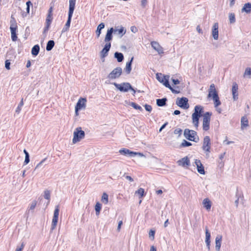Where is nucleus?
Segmentation results:
<instances>
[{"label": "nucleus", "instance_id": "obj_1", "mask_svg": "<svg viewBox=\"0 0 251 251\" xmlns=\"http://www.w3.org/2000/svg\"><path fill=\"white\" fill-rule=\"evenodd\" d=\"M75 1L76 0H69V9L68 12V20L65 25L64 27L63 28L62 30V32L67 31V30H68L69 28L73 14L75 8Z\"/></svg>", "mask_w": 251, "mask_h": 251}, {"label": "nucleus", "instance_id": "obj_2", "mask_svg": "<svg viewBox=\"0 0 251 251\" xmlns=\"http://www.w3.org/2000/svg\"><path fill=\"white\" fill-rule=\"evenodd\" d=\"M203 112V108L202 106L198 105L195 106L194 108V112L192 114V118L193 123L196 127L199 126V118L202 116Z\"/></svg>", "mask_w": 251, "mask_h": 251}, {"label": "nucleus", "instance_id": "obj_3", "mask_svg": "<svg viewBox=\"0 0 251 251\" xmlns=\"http://www.w3.org/2000/svg\"><path fill=\"white\" fill-rule=\"evenodd\" d=\"M112 84L121 92H126L129 90H131L133 92V94L136 92L135 90L132 87L129 83L124 82L121 84H118L116 82H114Z\"/></svg>", "mask_w": 251, "mask_h": 251}, {"label": "nucleus", "instance_id": "obj_4", "mask_svg": "<svg viewBox=\"0 0 251 251\" xmlns=\"http://www.w3.org/2000/svg\"><path fill=\"white\" fill-rule=\"evenodd\" d=\"M184 136L188 140L195 142H198L199 140L197 132L193 130L185 129L184 131Z\"/></svg>", "mask_w": 251, "mask_h": 251}, {"label": "nucleus", "instance_id": "obj_5", "mask_svg": "<svg viewBox=\"0 0 251 251\" xmlns=\"http://www.w3.org/2000/svg\"><path fill=\"white\" fill-rule=\"evenodd\" d=\"M85 132L80 127H77L74 132L73 143L75 144L84 138Z\"/></svg>", "mask_w": 251, "mask_h": 251}, {"label": "nucleus", "instance_id": "obj_6", "mask_svg": "<svg viewBox=\"0 0 251 251\" xmlns=\"http://www.w3.org/2000/svg\"><path fill=\"white\" fill-rule=\"evenodd\" d=\"M122 74V69L117 67L113 69L107 75V78L110 80L116 79L120 77Z\"/></svg>", "mask_w": 251, "mask_h": 251}, {"label": "nucleus", "instance_id": "obj_7", "mask_svg": "<svg viewBox=\"0 0 251 251\" xmlns=\"http://www.w3.org/2000/svg\"><path fill=\"white\" fill-rule=\"evenodd\" d=\"M211 114V113L207 112L203 115L202 128L204 131H207L209 129L210 117Z\"/></svg>", "mask_w": 251, "mask_h": 251}, {"label": "nucleus", "instance_id": "obj_8", "mask_svg": "<svg viewBox=\"0 0 251 251\" xmlns=\"http://www.w3.org/2000/svg\"><path fill=\"white\" fill-rule=\"evenodd\" d=\"M119 153H120L122 155L130 157H134L136 155H138L140 157L144 156L143 154L142 153L134 152L126 148H123L120 150Z\"/></svg>", "mask_w": 251, "mask_h": 251}, {"label": "nucleus", "instance_id": "obj_9", "mask_svg": "<svg viewBox=\"0 0 251 251\" xmlns=\"http://www.w3.org/2000/svg\"><path fill=\"white\" fill-rule=\"evenodd\" d=\"M210 139L208 136L204 137L203 141L202 150L206 152V155L209 156L210 152Z\"/></svg>", "mask_w": 251, "mask_h": 251}, {"label": "nucleus", "instance_id": "obj_10", "mask_svg": "<svg viewBox=\"0 0 251 251\" xmlns=\"http://www.w3.org/2000/svg\"><path fill=\"white\" fill-rule=\"evenodd\" d=\"M188 100L185 97L177 98L176 101V104L181 108L187 109L189 107L188 104Z\"/></svg>", "mask_w": 251, "mask_h": 251}, {"label": "nucleus", "instance_id": "obj_11", "mask_svg": "<svg viewBox=\"0 0 251 251\" xmlns=\"http://www.w3.org/2000/svg\"><path fill=\"white\" fill-rule=\"evenodd\" d=\"M217 96H218V94L216 89L215 86L214 84H211L208 90V97L214 98Z\"/></svg>", "mask_w": 251, "mask_h": 251}, {"label": "nucleus", "instance_id": "obj_12", "mask_svg": "<svg viewBox=\"0 0 251 251\" xmlns=\"http://www.w3.org/2000/svg\"><path fill=\"white\" fill-rule=\"evenodd\" d=\"M111 48V43L110 42L106 43L103 49L101 50L100 52V57L101 58H104L108 55V52Z\"/></svg>", "mask_w": 251, "mask_h": 251}, {"label": "nucleus", "instance_id": "obj_13", "mask_svg": "<svg viewBox=\"0 0 251 251\" xmlns=\"http://www.w3.org/2000/svg\"><path fill=\"white\" fill-rule=\"evenodd\" d=\"M156 79L159 81L160 82L163 84V85L167 87V85L166 84V83H169V75H163V76H159V74H156Z\"/></svg>", "mask_w": 251, "mask_h": 251}, {"label": "nucleus", "instance_id": "obj_14", "mask_svg": "<svg viewBox=\"0 0 251 251\" xmlns=\"http://www.w3.org/2000/svg\"><path fill=\"white\" fill-rule=\"evenodd\" d=\"M219 25L218 23H215L212 29V35L214 40H218L219 38L218 31Z\"/></svg>", "mask_w": 251, "mask_h": 251}, {"label": "nucleus", "instance_id": "obj_15", "mask_svg": "<svg viewBox=\"0 0 251 251\" xmlns=\"http://www.w3.org/2000/svg\"><path fill=\"white\" fill-rule=\"evenodd\" d=\"M238 86L236 82H234L232 87V95L233 99L234 101L238 99Z\"/></svg>", "mask_w": 251, "mask_h": 251}, {"label": "nucleus", "instance_id": "obj_16", "mask_svg": "<svg viewBox=\"0 0 251 251\" xmlns=\"http://www.w3.org/2000/svg\"><path fill=\"white\" fill-rule=\"evenodd\" d=\"M177 163L178 165L181 166L183 167L188 166L190 165V160L187 156H185L178 160Z\"/></svg>", "mask_w": 251, "mask_h": 251}, {"label": "nucleus", "instance_id": "obj_17", "mask_svg": "<svg viewBox=\"0 0 251 251\" xmlns=\"http://www.w3.org/2000/svg\"><path fill=\"white\" fill-rule=\"evenodd\" d=\"M195 163L197 166L198 172L201 174H205L204 167L201 164V161L199 159H196L195 161Z\"/></svg>", "mask_w": 251, "mask_h": 251}, {"label": "nucleus", "instance_id": "obj_18", "mask_svg": "<svg viewBox=\"0 0 251 251\" xmlns=\"http://www.w3.org/2000/svg\"><path fill=\"white\" fill-rule=\"evenodd\" d=\"M114 32V28L113 27L110 28L108 29L107 33L106 34L104 41L105 42L109 43L112 39V34Z\"/></svg>", "mask_w": 251, "mask_h": 251}, {"label": "nucleus", "instance_id": "obj_19", "mask_svg": "<svg viewBox=\"0 0 251 251\" xmlns=\"http://www.w3.org/2000/svg\"><path fill=\"white\" fill-rule=\"evenodd\" d=\"M86 102V99L85 98H80L77 101L76 105L75 107L76 108V109H81L85 107Z\"/></svg>", "mask_w": 251, "mask_h": 251}, {"label": "nucleus", "instance_id": "obj_20", "mask_svg": "<svg viewBox=\"0 0 251 251\" xmlns=\"http://www.w3.org/2000/svg\"><path fill=\"white\" fill-rule=\"evenodd\" d=\"M151 45L152 48L156 50L159 54L163 53V48L157 42L155 41L151 42Z\"/></svg>", "mask_w": 251, "mask_h": 251}, {"label": "nucleus", "instance_id": "obj_21", "mask_svg": "<svg viewBox=\"0 0 251 251\" xmlns=\"http://www.w3.org/2000/svg\"><path fill=\"white\" fill-rule=\"evenodd\" d=\"M222 240V236L218 235L215 238V249L217 251H219L221 246V242Z\"/></svg>", "mask_w": 251, "mask_h": 251}, {"label": "nucleus", "instance_id": "obj_22", "mask_svg": "<svg viewBox=\"0 0 251 251\" xmlns=\"http://www.w3.org/2000/svg\"><path fill=\"white\" fill-rule=\"evenodd\" d=\"M36 204L37 201H32L31 203L30 204L29 207H28L26 211V214L27 215V218L28 217V215L30 214V212L31 213H33V210L35 208Z\"/></svg>", "mask_w": 251, "mask_h": 251}, {"label": "nucleus", "instance_id": "obj_23", "mask_svg": "<svg viewBox=\"0 0 251 251\" xmlns=\"http://www.w3.org/2000/svg\"><path fill=\"white\" fill-rule=\"evenodd\" d=\"M126 32V30L125 29L124 27L121 26L120 29H117V27H116L114 29V33H117L118 34L120 35V38L122 37L125 34Z\"/></svg>", "mask_w": 251, "mask_h": 251}, {"label": "nucleus", "instance_id": "obj_24", "mask_svg": "<svg viewBox=\"0 0 251 251\" xmlns=\"http://www.w3.org/2000/svg\"><path fill=\"white\" fill-rule=\"evenodd\" d=\"M249 122L247 118L245 116L242 117L241 120V128L242 129H244L245 128L248 126Z\"/></svg>", "mask_w": 251, "mask_h": 251}, {"label": "nucleus", "instance_id": "obj_25", "mask_svg": "<svg viewBox=\"0 0 251 251\" xmlns=\"http://www.w3.org/2000/svg\"><path fill=\"white\" fill-rule=\"evenodd\" d=\"M242 12H245L247 13H250L251 12V3H245L241 10Z\"/></svg>", "mask_w": 251, "mask_h": 251}, {"label": "nucleus", "instance_id": "obj_26", "mask_svg": "<svg viewBox=\"0 0 251 251\" xmlns=\"http://www.w3.org/2000/svg\"><path fill=\"white\" fill-rule=\"evenodd\" d=\"M204 207L207 210H209L211 207V202L208 199H204L202 202Z\"/></svg>", "mask_w": 251, "mask_h": 251}, {"label": "nucleus", "instance_id": "obj_27", "mask_svg": "<svg viewBox=\"0 0 251 251\" xmlns=\"http://www.w3.org/2000/svg\"><path fill=\"white\" fill-rule=\"evenodd\" d=\"M133 57H132L131 58L130 60L129 61L127 62L126 64L125 71L127 74H129L131 71V65H132V62L133 61Z\"/></svg>", "mask_w": 251, "mask_h": 251}, {"label": "nucleus", "instance_id": "obj_28", "mask_svg": "<svg viewBox=\"0 0 251 251\" xmlns=\"http://www.w3.org/2000/svg\"><path fill=\"white\" fill-rule=\"evenodd\" d=\"M167 100V98H164L156 100V104L158 106H164L166 104V101Z\"/></svg>", "mask_w": 251, "mask_h": 251}, {"label": "nucleus", "instance_id": "obj_29", "mask_svg": "<svg viewBox=\"0 0 251 251\" xmlns=\"http://www.w3.org/2000/svg\"><path fill=\"white\" fill-rule=\"evenodd\" d=\"M167 85V88H168L172 93L174 94H178L180 93V89L178 86L176 87L175 88H173L170 84V83H166Z\"/></svg>", "mask_w": 251, "mask_h": 251}, {"label": "nucleus", "instance_id": "obj_30", "mask_svg": "<svg viewBox=\"0 0 251 251\" xmlns=\"http://www.w3.org/2000/svg\"><path fill=\"white\" fill-rule=\"evenodd\" d=\"M105 26V25L103 23H100L97 27V30H96V34L97 38H99L100 36V34H101V30L104 28Z\"/></svg>", "mask_w": 251, "mask_h": 251}, {"label": "nucleus", "instance_id": "obj_31", "mask_svg": "<svg viewBox=\"0 0 251 251\" xmlns=\"http://www.w3.org/2000/svg\"><path fill=\"white\" fill-rule=\"evenodd\" d=\"M51 8H50L49 10V13L48 14L46 20V25H47L48 26H50L52 18L51 17Z\"/></svg>", "mask_w": 251, "mask_h": 251}, {"label": "nucleus", "instance_id": "obj_32", "mask_svg": "<svg viewBox=\"0 0 251 251\" xmlns=\"http://www.w3.org/2000/svg\"><path fill=\"white\" fill-rule=\"evenodd\" d=\"M114 57L117 59L118 62H122L124 58L123 53L119 52H116L114 53Z\"/></svg>", "mask_w": 251, "mask_h": 251}, {"label": "nucleus", "instance_id": "obj_33", "mask_svg": "<svg viewBox=\"0 0 251 251\" xmlns=\"http://www.w3.org/2000/svg\"><path fill=\"white\" fill-rule=\"evenodd\" d=\"M40 47L38 45H36L33 47L31 50V53L34 56H36L39 53Z\"/></svg>", "mask_w": 251, "mask_h": 251}, {"label": "nucleus", "instance_id": "obj_34", "mask_svg": "<svg viewBox=\"0 0 251 251\" xmlns=\"http://www.w3.org/2000/svg\"><path fill=\"white\" fill-rule=\"evenodd\" d=\"M54 44L55 43L53 40H49L47 44L46 50L47 51L51 50L54 46Z\"/></svg>", "mask_w": 251, "mask_h": 251}, {"label": "nucleus", "instance_id": "obj_35", "mask_svg": "<svg viewBox=\"0 0 251 251\" xmlns=\"http://www.w3.org/2000/svg\"><path fill=\"white\" fill-rule=\"evenodd\" d=\"M101 201L105 204L108 202V196L106 193L102 194Z\"/></svg>", "mask_w": 251, "mask_h": 251}, {"label": "nucleus", "instance_id": "obj_36", "mask_svg": "<svg viewBox=\"0 0 251 251\" xmlns=\"http://www.w3.org/2000/svg\"><path fill=\"white\" fill-rule=\"evenodd\" d=\"M228 18L229 23L230 24H234L236 22L235 16L234 13H229Z\"/></svg>", "mask_w": 251, "mask_h": 251}, {"label": "nucleus", "instance_id": "obj_37", "mask_svg": "<svg viewBox=\"0 0 251 251\" xmlns=\"http://www.w3.org/2000/svg\"><path fill=\"white\" fill-rule=\"evenodd\" d=\"M215 107L217 108L218 106L221 104V102L220 100L219 96L215 98H212Z\"/></svg>", "mask_w": 251, "mask_h": 251}, {"label": "nucleus", "instance_id": "obj_38", "mask_svg": "<svg viewBox=\"0 0 251 251\" xmlns=\"http://www.w3.org/2000/svg\"><path fill=\"white\" fill-rule=\"evenodd\" d=\"M215 107L217 108L218 106L221 104V102L220 100L219 96L215 98H212Z\"/></svg>", "mask_w": 251, "mask_h": 251}, {"label": "nucleus", "instance_id": "obj_39", "mask_svg": "<svg viewBox=\"0 0 251 251\" xmlns=\"http://www.w3.org/2000/svg\"><path fill=\"white\" fill-rule=\"evenodd\" d=\"M243 76L244 77L248 76L249 78L251 77V68L250 67H247L246 68Z\"/></svg>", "mask_w": 251, "mask_h": 251}, {"label": "nucleus", "instance_id": "obj_40", "mask_svg": "<svg viewBox=\"0 0 251 251\" xmlns=\"http://www.w3.org/2000/svg\"><path fill=\"white\" fill-rule=\"evenodd\" d=\"M58 219H56L55 218H52L51 226V228H50L51 231H52L53 229H54L55 228L57 224V222H58Z\"/></svg>", "mask_w": 251, "mask_h": 251}, {"label": "nucleus", "instance_id": "obj_41", "mask_svg": "<svg viewBox=\"0 0 251 251\" xmlns=\"http://www.w3.org/2000/svg\"><path fill=\"white\" fill-rule=\"evenodd\" d=\"M10 23V27L17 28L16 21L15 19V18L13 17V16H11Z\"/></svg>", "mask_w": 251, "mask_h": 251}, {"label": "nucleus", "instance_id": "obj_42", "mask_svg": "<svg viewBox=\"0 0 251 251\" xmlns=\"http://www.w3.org/2000/svg\"><path fill=\"white\" fill-rule=\"evenodd\" d=\"M101 210V204L98 202L96 203L95 205V211L97 215L100 214V211Z\"/></svg>", "mask_w": 251, "mask_h": 251}, {"label": "nucleus", "instance_id": "obj_43", "mask_svg": "<svg viewBox=\"0 0 251 251\" xmlns=\"http://www.w3.org/2000/svg\"><path fill=\"white\" fill-rule=\"evenodd\" d=\"M59 212V207L58 205H57V206H56L54 211L53 218L58 219Z\"/></svg>", "mask_w": 251, "mask_h": 251}, {"label": "nucleus", "instance_id": "obj_44", "mask_svg": "<svg viewBox=\"0 0 251 251\" xmlns=\"http://www.w3.org/2000/svg\"><path fill=\"white\" fill-rule=\"evenodd\" d=\"M24 105V101H23V99H22L20 102V103L19 104L18 107H17L16 109V112L18 114H19L21 109H22V107H23Z\"/></svg>", "mask_w": 251, "mask_h": 251}, {"label": "nucleus", "instance_id": "obj_45", "mask_svg": "<svg viewBox=\"0 0 251 251\" xmlns=\"http://www.w3.org/2000/svg\"><path fill=\"white\" fill-rule=\"evenodd\" d=\"M211 234L207 227L205 228V241H210Z\"/></svg>", "mask_w": 251, "mask_h": 251}, {"label": "nucleus", "instance_id": "obj_46", "mask_svg": "<svg viewBox=\"0 0 251 251\" xmlns=\"http://www.w3.org/2000/svg\"><path fill=\"white\" fill-rule=\"evenodd\" d=\"M44 196L45 199L49 200V201L48 202V204L50 202V191L48 190H45L44 191Z\"/></svg>", "mask_w": 251, "mask_h": 251}, {"label": "nucleus", "instance_id": "obj_47", "mask_svg": "<svg viewBox=\"0 0 251 251\" xmlns=\"http://www.w3.org/2000/svg\"><path fill=\"white\" fill-rule=\"evenodd\" d=\"M130 105H131L132 107H133L134 109L139 110L140 111H142L143 110L142 108L137 104H136L135 102H131L130 103Z\"/></svg>", "mask_w": 251, "mask_h": 251}, {"label": "nucleus", "instance_id": "obj_48", "mask_svg": "<svg viewBox=\"0 0 251 251\" xmlns=\"http://www.w3.org/2000/svg\"><path fill=\"white\" fill-rule=\"evenodd\" d=\"M192 145L191 143L188 142L185 140H183V142L181 144L180 146L182 147H189Z\"/></svg>", "mask_w": 251, "mask_h": 251}, {"label": "nucleus", "instance_id": "obj_49", "mask_svg": "<svg viewBox=\"0 0 251 251\" xmlns=\"http://www.w3.org/2000/svg\"><path fill=\"white\" fill-rule=\"evenodd\" d=\"M135 194H138L139 195H140V198H141L144 196V189L140 188L135 192Z\"/></svg>", "mask_w": 251, "mask_h": 251}, {"label": "nucleus", "instance_id": "obj_50", "mask_svg": "<svg viewBox=\"0 0 251 251\" xmlns=\"http://www.w3.org/2000/svg\"><path fill=\"white\" fill-rule=\"evenodd\" d=\"M26 12L29 13L30 7V6H32V3L30 1L28 0L26 2Z\"/></svg>", "mask_w": 251, "mask_h": 251}, {"label": "nucleus", "instance_id": "obj_51", "mask_svg": "<svg viewBox=\"0 0 251 251\" xmlns=\"http://www.w3.org/2000/svg\"><path fill=\"white\" fill-rule=\"evenodd\" d=\"M155 231L153 229H151L149 232V237L151 240H153L154 239V235H155Z\"/></svg>", "mask_w": 251, "mask_h": 251}, {"label": "nucleus", "instance_id": "obj_52", "mask_svg": "<svg viewBox=\"0 0 251 251\" xmlns=\"http://www.w3.org/2000/svg\"><path fill=\"white\" fill-rule=\"evenodd\" d=\"M182 130L180 128H176L174 130V133L175 134H178L179 136H180L182 134Z\"/></svg>", "mask_w": 251, "mask_h": 251}, {"label": "nucleus", "instance_id": "obj_53", "mask_svg": "<svg viewBox=\"0 0 251 251\" xmlns=\"http://www.w3.org/2000/svg\"><path fill=\"white\" fill-rule=\"evenodd\" d=\"M10 65V62L9 60H6L5 62V67L6 69L9 70Z\"/></svg>", "mask_w": 251, "mask_h": 251}, {"label": "nucleus", "instance_id": "obj_54", "mask_svg": "<svg viewBox=\"0 0 251 251\" xmlns=\"http://www.w3.org/2000/svg\"><path fill=\"white\" fill-rule=\"evenodd\" d=\"M47 158H44L43 159L41 162H40L35 167V170L37 169L39 167H40L41 165L45 162V161L46 160Z\"/></svg>", "mask_w": 251, "mask_h": 251}, {"label": "nucleus", "instance_id": "obj_55", "mask_svg": "<svg viewBox=\"0 0 251 251\" xmlns=\"http://www.w3.org/2000/svg\"><path fill=\"white\" fill-rule=\"evenodd\" d=\"M11 34V39L13 41H16L17 40V36L16 33H12Z\"/></svg>", "mask_w": 251, "mask_h": 251}, {"label": "nucleus", "instance_id": "obj_56", "mask_svg": "<svg viewBox=\"0 0 251 251\" xmlns=\"http://www.w3.org/2000/svg\"><path fill=\"white\" fill-rule=\"evenodd\" d=\"M24 247H25V244L24 243H22L21 247H17L15 251H22L24 249Z\"/></svg>", "mask_w": 251, "mask_h": 251}, {"label": "nucleus", "instance_id": "obj_57", "mask_svg": "<svg viewBox=\"0 0 251 251\" xmlns=\"http://www.w3.org/2000/svg\"><path fill=\"white\" fill-rule=\"evenodd\" d=\"M171 80L174 85H177V84H179V83H180V81L178 79H175L174 77H172Z\"/></svg>", "mask_w": 251, "mask_h": 251}, {"label": "nucleus", "instance_id": "obj_58", "mask_svg": "<svg viewBox=\"0 0 251 251\" xmlns=\"http://www.w3.org/2000/svg\"><path fill=\"white\" fill-rule=\"evenodd\" d=\"M145 109L147 111H149V112H151V111L152 110L151 106V105H148V104H145Z\"/></svg>", "mask_w": 251, "mask_h": 251}, {"label": "nucleus", "instance_id": "obj_59", "mask_svg": "<svg viewBox=\"0 0 251 251\" xmlns=\"http://www.w3.org/2000/svg\"><path fill=\"white\" fill-rule=\"evenodd\" d=\"M148 3L147 0H141V6L144 8L146 6Z\"/></svg>", "mask_w": 251, "mask_h": 251}, {"label": "nucleus", "instance_id": "obj_60", "mask_svg": "<svg viewBox=\"0 0 251 251\" xmlns=\"http://www.w3.org/2000/svg\"><path fill=\"white\" fill-rule=\"evenodd\" d=\"M29 161H30L29 155H26V156H25V161H24V165H26V164H28L29 163Z\"/></svg>", "mask_w": 251, "mask_h": 251}, {"label": "nucleus", "instance_id": "obj_61", "mask_svg": "<svg viewBox=\"0 0 251 251\" xmlns=\"http://www.w3.org/2000/svg\"><path fill=\"white\" fill-rule=\"evenodd\" d=\"M28 14H29V13H27V12H25L24 11H22L21 12L22 16L24 18L26 17Z\"/></svg>", "mask_w": 251, "mask_h": 251}, {"label": "nucleus", "instance_id": "obj_62", "mask_svg": "<svg viewBox=\"0 0 251 251\" xmlns=\"http://www.w3.org/2000/svg\"><path fill=\"white\" fill-rule=\"evenodd\" d=\"M123 224V222L122 221H120L118 223V227H117V230L118 231H120V229H121V226Z\"/></svg>", "mask_w": 251, "mask_h": 251}, {"label": "nucleus", "instance_id": "obj_63", "mask_svg": "<svg viewBox=\"0 0 251 251\" xmlns=\"http://www.w3.org/2000/svg\"><path fill=\"white\" fill-rule=\"evenodd\" d=\"M168 125V122H166L165 124H164L161 126V127L159 129V132H161L165 127L166 126Z\"/></svg>", "mask_w": 251, "mask_h": 251}, {"label": "nucleus", "instance_id": "obj_64", "mask_svg": "<svg viewBox=\"0 0 251 251\" xmlns=\"http://www.w3.org/2000/svg\"><path fill=\"white\" fill-rule=\"evenodd\" d=\"M10 31H11V33H16V31H17V28L13 27H10Z\"/></svg>", "mask_w": 251, "mask_h": 251}]
</instances>
